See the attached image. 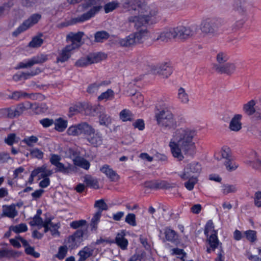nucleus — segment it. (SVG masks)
<instances>
[{"mask_svg":"<svg viewBox=\"0 0 261 261\" xmlns=\"http://www.w3.org/2000/svg\"><path fill=\"white\" fill-rule=\"evenodd\" d=\"M155 118L158 124L166 129L175 128L177 122L172 112L173 108L169 103L160 101L155 107Z\"/></svg>","mask_w":261,"mask_h":261,"instance_id":"4","label":"nucleus"},{"mask_svg":"<svg viewBox=\"0 0 261 261\" xmlns=\"http://www.w3.org/2000/svg\"><path fill=\"white\" fill-rule=\"evenodd\" d=\"M40 123L44 127H48L54 124V121L52 119L44 118L39 120Z\"/></svg>","mask_w":261,"mask_h":261,"instance_id":"61","label":"nucleus"},{"mask_svg":"<svg viewBox=\"0 0 261 261\" xmlns=\"http://www.w3.org/2000/svg\"><path fill=\"white\" fill-rule=\"evenodd\" d=\"M61 160V158L60 155L58 154H53L51 155V157L50 158V162L51 164L55 166H58V164H60V160Z\"/></svg>","mask_w":261,"mask_h":261,"instance_id":"63","label":"nucleus"},{"mask_svg":"<svg viewBox=\"0 0 261 261\" xmlns=\"http://www.w3.org/2000/svg\"><path fill=\"white\" fill-rule=\"evenodd\" d=\"M18 215L15 204L3 206V215L10 218H14Z\"/></svg>","mask_w":261,"mask_h":261,"instance_id":"18","label":"nucleus"},{"mask_svg":"<svg viewBox=\"0 0 261 261\" xmlns=\"http://www.w3.org/2000/svg\"><path fill=\"white\" fill-rule=\"evenodd\" d=\"M68 248L66 246H61L59 248L58 252L55 256L59 259H63L66 255Z\"/></svg>","mask_w":261,"mask_h":261,"instance_id":"50","label":"nucleus"},{"mask_svg":"<svg viewBox=\"0 0 261 261\" xmlns=\"http://www.w3.org/2000/svg\"><path fill=\"white\" fill-rule=\"evenodd\" d=\"M244 234L247 239L251 242L256 240V232L255 230H248L245 231Z\"/></svg>","mask_w":261,"mask_h":261,"instance_id":"53","label":"nucleus"},{"mask_svg":"<svg viewBox=\"0 0 261 261\" xmlns=\"http://www.w3.org/2000/svg\"><path fill=\"white\" fill-rule=\"evenodd\" d=\"M220 26V23L218 20L208 19L202 22L201 27V31L209 35H215Z\"/></svg>","mask_w":261,"mask_h":261,"instance_id":"8","label":"nucleus"},{"mask_svg":"<svg viewBox=\"0 0 261 261\" xmlns=\"http://www.w3.org/2000/svg\"><path fill=\"white\" fill-rule=\"evenodd\" d=\"M2 256L6 257L9 258H16L20 255V253L13 250H4L0 251Z\"/></svg>","mask_w":261,"mask_h":261,"instance_id":"35","label":"nucleus"},{"mask_svg":"<svg viewBox=\"0 0 261 261\" xmlns=\"http://www.w3.org/2000/svg\"><path fill=\"white\" fill-rule=\"evenodd\" d=\"M123 6L138 14L128 18V22L134 23L137 29L151 23L152 18L157 13L156 9L149 8L143 0H123Z\"/></svg>","mask_w":261,"mask_h":261,"instance_id":"2","label":"nucleus"},{"mask_svg":"<svg viewBox=\"0 0 261 261\" xmlns=\"http://www.w3.org/2000/svg\"><path fill=\"white\" fill-rule=\"evenodd\" d=\"M133 125L135 128H137L140 130H143L145 127L144 120L141 119H137L134 123H133Z\"/></svg>","mask_w":261,"mask_h":261,"instance_id":"64","label":"nucleus"},{"mask_svg":"<svg viewBox=\"0 0 261 261\" xmlns=\"http://www.w3.org/2000/svg\"><path fill=\"white\" fill-rule=\"evenodd\" d=\"M7 98L18 101L20 99L25 98L35 99L36 96L34 94H29L22 91H15L12 93V94L8 95Z\"/></svg>","mask_w":261,"mask_h":261,"instance_id":"15","label":"nucleus"},{"mask_svg":"<svg viewBox=\"0 0 261 261\" xmlns=\"http://www.w3.org/2000/svg\"><path fill=\"white\" fill-rule=\"evenodd\" d=\"M187 179H188V180L184 184L185 187L187 190L191 191L193 189L198 180L196 177H194L193 176H191V177Z\"/></svg>","mask_w":261,"mask_h":261,"instance_id":"41","label":"nucleus"},{"mask_svg":"<svg viewBox=\"0 0 261 261\" xmlns=\"http://www.w3.org/2000/svg\"><path fill=\"white\" fill-rule=\"evenodd\" d=\"M84 182L87 186L94 189H98V182L96 179H94L91 176H86L85 177Z\"/></svg>","mask_w":261,"mask_h":261,"instance_id":"37","label":"nucleus"},{"mask_svg":"<svg viewBox=\"0 0 261 261\" xmlns=\"http://www.w3.org/2000/svg\"><path fill=\"white\" fill-rule=\"evenodd\" d=\"M39 72H40V70L39 68H37L36 69L35 71H31V72H22L21 74H20V77H23L24 79L26 80L31 76L36 75Z\"/></svg>","mask_w":261,"mask_h":261,"instance_id":"60","label":"nucleus"},{"mask_svg":"<svg viewBox=\"0 0 261 261\" xmlns=\"http://www.w3.org/2000/svg\"><path fill=\"white\" fill-rule=\"evenodd\" d=\"M95 111H97V113H99L98 117L99 124L101 125L108 126L111 123V118L110 116L106 113L103 107L98 106L96 107Z\"/></svg>","mask_w":261,"mask_h":261,"instance_id":"13","label":"nucleus"},{"mask_svg":"<svg viewBox=\"0 0 261 261\" xmlns=\"http://www.w3.org/2000/svg\"><path fill=\"white\" fill-rule=\"evenodd\" d=\"M110 37V34L105 31H98L94 34V41L96 42H103Z\"/></svg>","mask_w":261,"mask_h":261,"instance_id":"28","label":"nucleus"},{"mask_svg":"<svg viewBox=\"0 0 261 261\" xmlns=\"http://www.w3.org/2000/svg\"><path fill=\"white\" fill-rule=\"evenodd\" d=\"M134 115L128 110L124 109L120 113V118L123 121H132L134 120Z\"/></svg>","mask_w":261,"mask_h":261,"instance_id":"36","label":"nucleus"},{"mask_svg":"<svg viewBox=\"0 0 261 261\" xmlns=\"http://www.w3.org/2000/svg\"><path fill=\"white\" fill-rule=\"evenodd\" d=\"M255 105V102L254 100H251L247 103L244 105L243 111L248 115L251 116L255 113V108L254 106Z\"/></svg>","mask_w":261,"mask_h":261,"instance_id":"30","label":"nucleus"},{"mask_svg":"<svg viewBox=\"0 0 261 261\" xmlns=\"http://www.w3.org/2000/svg\"><path fill=\"white\" fill-rule=\"evenodd\" d=\"M90 62L88 56L79 59L75 63L77 67H83L90 65Z\"/></svg>","mask_w":261,"mask_h":261,"instance_id":"52","label":"nucleus"},{"mask_svg":"<svg viewBox=\"0 0 261 261\" xmlns=\"http://www.w3.org/2000/svg\"><path fill=\"white\" fill-rule=\"evenodd\" d=\"M220 153L221 156L220 158H219L218 157H216V159L217 160L219 161L221 160L222 159H226V161H227L228 160H232L231 151L229 147H227L226 146L223 147L221 149Z\"/></svg>","mask_w":261,"mask_h":261,"instance_id":"34","label":"nucleus"},{"mask_svg":"<svg viewBox=\"0 0 261 261\" xmlns=\"http://www.w3.org/2000/svg\"><path fill=\"white\" fill-rule=\"evenodd\" d=\"M74 49L71 45L66 46L62 51V53L57 58V62H64L66 61L70 57V51Z\"/></svg>","mask_w":261,"mask_h":261,"instance_id":"23","label":"nucleus"},{"mask_svg":"<svg viewBox=\"0 0 261 261\" xmlns=\"http://www.w3.org/2000/svg\"><path fill=\"white\" fill-rule=\"evenodd\" d=\"M83 35L84 33L82 32H79L76 33H70L67 36V40L71 42L69 45H71L72 47H74V49L80 47L81 46L82 38Z\"/></svg>","mask_w":261,"mask_h":261,"instance_id":"14","label":"nucleus"},{"mask_svg":"<svg viewBox=\"0 0 261 261\" xmlns=\"http://www.w3.org/2000/svg\"><path fill=\"white\" fill-rule=\"evenodd\" d=\"M19 138L16 137L15 134L12 133L8 135L5 139V142L8 145L12 146L14 143L18 142Z\"/></svg>","mask_w":261,"mask_h":261,"instance_id":"44","label":"nucleus"},{"mask_svg":"<svg viewBox=\"0 0 261 261\" xmlns=\"http://www.w3.org/2000/svg\"><path fill=\"white\" fill-rule=\"evenodd\" d=\"M94 207L98 208L97 212L102 213V211H106L108 209V206L103 199H100L95 201Z\"/></svg>","mask_w":261,"mask_h":261,"instance_id":"46","label":"nucleus"},{"mask_svg":"<svg viewBox=\"0 0 261 261\" xmlns=\"http://www.w3.org/2000/svg\"><path fill=\"white\" fill-rule=\"evenodd\" d=\"M25 252L29 255H31L35 258L40 256V253L35 251L34 248L31 246H28L25 249Z\"/></svg>","mask_w":261,"mask_h":261,"instance_id":"59","label":"nucleus"},{"mask_svg":"<svg viewBox=\"0 0 261 261\" xmlns=\"http://www.w3.org/2000/svg\"><path fill=\"white\" fill-rule=\"evenodd\" d=\"M226 168L229 171L235 170L238 167V165L236 164L232 161V160L226 161L224 163Z\"/></svg>","mask_w":261,"mask_h":261,"instance_id":"57","label":"nucleus"},{"mask_svg":"<svg viewBox=\"0 0 261 261\" xmlns=\"http://www.w3.org/2000/svg\"><path fill=\"white\" fill-rule=\"evenodd\" d=\"M54 124L55 129L59 132H63L67 127V121L61 118L56 119Z\"/></svg>","mask_w":261,"mask_h":261,"instance_id":"31","label":"nucleus"},{"mask_svg":"<svg viewBox=\"0 0 261 261\" xmlns=\"http://www.w3.org/2000/svg\"><path fill=\"white\" fill-rule=\"evenodd\" d=\"M157 189H168L175 187L174 184H170L165 180L156 181Z\"/></svg>","mask_w":261,"mask_h":261,"instance_id":"48","label":"nucleus"},{"mask_svg":"<svg viewBox=\"0 0 261 261\" xmlns=\"http://www.w3.org/2000/svg\"><path fill=\"white\" fill-rule=\"evenodd\" d=\"M214 226L213 221L211 220L208 221L205 226L204 231V234L207 238L208 237L209 232L210 231H211L212 230H213V233H214V230H215L214 229Z\"/></svg>","mask_w":261,"mask_h":261,"instance_id":"58","label":"nucleus"},{"mask_svg":"<svg viewBox=\"0 0 261 261\" xmlns=\"http://www.w3.org/2000/svg\"><path fill=\"white\" fill-rule=\"evenodd\" d=\"M31 226H40L43 224L42 219L40 217L34 216L33 220L29 222Z\"/></svg>","mask_w":261,"mask_h":261,"instance_id":"62","label":"nucleus"},{"mask_svg":"<svg viewBox=\"0 0 261 261\" xmlns=\"http://www.w3.org/2000/svg\"><path fill=\"white\" fill-rule=\"evenodd\" d=\"M10 229L18 233L22 232H25L28 230V227L24 223H21L15 226H11Z\"/></svg>","mask_w":261,"mask_h":261,"instance_id":"45","label":"nucleus"},{"mask_svg":"<svg viewBox=\"0 0 261 261\" xmlns=\"http://www.w3.org/2000/svg\"><path fill=\"white\" fill-rule=\"evenodd\" d=\"M228 56L226 54L221 52L217 54L216 60L218 63L217 64H224L228 60Z\"/></svg>","mask_w":261,"mask_h":261,"instance_id":"51","label":"nucleus"},{"mask_svg":"<svg viewBox=\"0 0 261 261\" xmlns=\"http://www.w3.org/2000/svg\"><path fill=\"white\" fill-rule=\"evenodd\" d=\"M34 64H41L48 60L47 56L44 54L38 55L31 59Z\"/></svg>","mask_w":261,"mask_h":261,"instance_id":"39","label":"nucleus"},{"mask_svg":"<svg viewBox=\"0 0 261 261\" xmlns=\"http://www.w3.org/2000/svg\"><path fill=\"white\" fill-rule=\"evenodd\" d=\"M102 54L100 53H94L88 56L90 64L97 63L101 60Z\"/></svg>","mask_w":261,"mask_h":261,"instance_id":"54","label":"nucleus"},{"mask_svg":"<svg viewBox=\"0 0 261 261\" xmlns=\"http://www.w3.org/2000/svg\"><path fill=\"white\" fill-rule=\"evenodd\" d=\"M74 164L77 166L88 170L90 167L89 162L85 159L81 157H76L73 160Z\"/></svg>","mask_w":261,"mask_h":261,"instance_id":"29","label":"nucleus"},{"mask_svg":"<svg viewBox=\"0 0 261 261\" xmlns=\"http://www.w3.org/2000/svg\"><path fill=\"white\" fill-rule=\"evenodd\" d=\"M242 115L236 114L232 118L229 124V128L234 132H238L242 128V124L240 122Z\"/></svg>","mask_w":261,"mask_h":261,"instance_id":"19","label":"nucleus"},{"mask_svg":"<svg viewBox=\"0 0 261 261\" xmlns=\"http://www.w3.org/2000/svg\"><path fill=\"white\" fill-rule=\"evenodd\" d=\"M214 233H212L207 239V241L210 245V247L207 248L206 251L207 253H210L212 251H214L216 248L219 247L220 243L217 237V232L216 230H214Z\"/></svg>","mask_w":261,"mask_h":261,"instance_id":"16","label":"nucleus"},{"mask_svg":"<svg viewBox=\"0 0 261 261\" xmlns=\"http://www.w3.org/2000/svg\"><path fill=\"white\" fill-rule=\"evenodd\" d=\"M118 3L116 1L109 2L106 4L104 6L105 11L106 13H108L118 7Z\"/></svg>","mask_w":261,"mask_h":261,"instance_id":"49","label":"nucleus"},{"mask_svg":"<svg viewBox=\"0 0 261 261\" xmlns=\"http://www.w3.org/2000/svg\"><path fill=\"white\" fill-rule=\"evenodd\" d=\"M175 38L173 28H170L163 32L161 33L156 38V40L161 41H167L169 39Z\"/></svg>","mask_w":261,"mask_h":261,"instance_id":"22","label":"nucleus"},{"mask_svg":"<svg viewBox=\"0 0 261 261\" xmlns=\"http://www.w3.org/2000/svg\"><path fill=\"white\" fill-rule=\"evenodd\" d=\"M114 91L111 89H108L106 92H102L98 97V100H102L103 99L108 100L112 99L114 98Z\"/></svg>","mask_w":261,"mask_h":261,"instance_id":"38","label":"nucleus"},{"mask_svg":"<svg viewBox=\"0 0 261 261\" xmlns=\"http://www.w3.org/2000/svg\"><path fill=\"white\" fill-rule=\"evenodd\" d=\"M101 0H86L81 5L82 10L86 12L72 19V23H81L90 19L102 9Z\"/></svg>","mask_w":261,"mask_h":261,"instance_id":"5","label":"nucleus"},{"mask_svg":"<svg viewBox=\"0 0 261 261\" xmlns=\"http://www.w3.org/2000/svg\"><path fill=\"white\" fill-rule=\"evenodd\" d=\"M214 69L218 73L230 75L235 71L236 66L234 63L227 62L224 64H214Z\"/></svg>","mask_w":261,"mask_h":261,"instance_id":"12","label":"nucleus"},{"mask_svg":"<svg viewBox=\"0 0 261 261\" xmlns=\"http://www.w3.org/2000/svg\"><path fill=\"white\" fill-rule=\"evenodd\" d=\"M41 17V15L39 14H34L32 15L27 20H25L23 23L12 33L14 37H17L22 32L26 31L28 29L37 23Z\"/></svg>","mask_w":261,"mask_h":261,"instance_id":"7","label":"nucleus"},{"mask_svg":"<svg viewBox=\"0 0 261 261\" xmlns=\"http://www.w3.org/2000/svg\"><path fill=\"white\" fill-rule=\"evenodd\" d=\"M177 98L178 100L183 104H187L189 101V97L186 90L180 87L178 90Z\"/></svg>","mask_w":261,"mask_h":261,"instance_id":"26","label":"nucleus"},{"mask_svg":"<svg viewBox=\"0 0 261 261\" xmlns=\"http://www.w3.org/2000/svg\"><path fill=\"white\" fill-rule=\"evenodd\" d=\"M201 165L198 162H193L187 165L183 173L179 175L184 180H186L191 177V173H199L201 171Z\"/></svg>","mask_w":261,"mask_h":261,"instance_id":"10","label":"nucleus"},{"mask_svg":"<svg viewBox=\"0 0 261 261\" xmlns=\"http://www.w3.org/2000/svg\"><path fill=\"white\" fill-rule=\"evenodd\" d=\"M246 2V0H234V9L239 13H243L246 11L244 4Z\"/></svg>","mask_w":261,"mask_h":261,"instance_id":"40","label":"nucleus"},{"mask_svg":"<svg viewBox=\"0 0 261 261\" xmlns=\"http://www.w3.org/2000/svg\"><path fill=\"white\" fill-rule=\"evenodd\" d=\"M83 230L77 229L72 235L69 236L68 240L69 247L71 249L77 247L83 241Z\"/></svg>","mask_w":261,"mask_h":261,"instance_id":"11","label":"nucleus"},{"mask_svg":"<svg viewBox=\"0 0 261 261\" xmlns=\"http://www.w3.org/2000/svg\"><path fill=\"white\" fill-rule=\"evenodd\" d=\"M124 236L125 233L123 232H121L118 233L115 238L116 243L123 250L126 249L128 245V241L124 238Z\"/></svg>","mask_w":261,"mask_h":261,"instance_id":"21","label":"nucleus"},{"mask_svg":"<svg viewBox=\"0 0 261 261\" xmlns=\"http://www.w3.org/2000/svg\"><path fill=\"white\" fill-rule=\"evenodd\" d=\"M196 135L194 130L189 128H180L174 133L176 142H170L169 146L173 156L178 161H181L186 155L193 157L196 153V148L193 139Z\"/></svg>","mask_w":261,"mask_h":261,"instance_id":"1","label":"nucleus"},{"mask_svg":"<svg viewBox=\"0 0 261 261\" xmlns=\"http://www.w3.org/2000/svg\"><path fill=\"white\" fill-rule=\"evenodd\" d=\"M43 40L39 37L36 36L29 43V46L33 48H37L40 47L43 43Z\"/></svg>","mask_w":261,"mask_h":261,"instance_id":"47","label":"nucleus"},{"mask_svg":"<svg viewBox=\"0 0 261 261\" xmlns=\"http://www.w3.org/2000/svg\"><path fill=\"white\" fill-rule=\"evenodd\" d=\"M100 171L106 174V175L112 181H117L119 175L114 171L110 166L105 164L100 169Z\"/></svg>","mask_w":261,"mask_h":261,"instance_id":"17","label":"nucleus"},{"mask_svg":"<svg viewBox=\"0 0 261 261\" xmlns=\"http://www.w3.org/2000/svg\"><path fill=\"white\" fill-rule=\"evenodd\" d=\"M72 171V166L68 164L65 166L62 163L58 164V166L56 167L55 172H61L64 174H68Z\"/></svg>","mask_w":261,"mask_h":261,"instance_id":"32","label":"nucleus"},{"mask_svg":"<svg viewBox=\"0 0 261 261\" xmlns=\"http://www.w3.org/2000/svg\"><path fill=\"white\" fill-rule=\"evenodd\" d=\"M175 38L180 40L187 39L196 34V30L194 27L180 25L173 28Z\"/></svg>","mask_w":261,"mask_h":261,"instance_id":"6","label":"nucleus"},{"mask_svg":"<svg viewBox=\"0 0 261 261\" xmlns=\"http://www.w3.org/2000/svg\"><path fill=\"white\" fill-rule=\"evenodd\" d=\"M93 249L87 246L85 247L82 250H80L77 255L80 256L77 261H85L88 258L92 255Z\"/></svg>","mask_w":261,"mask_h":261,"instance_id":"20","label":"nucleus"},{"mask_svg":"<svg viewBox=\"0 0 261 261\" xmlns=\"http://www.w3.org/2000/svg\"><path fill=\"white\" fill-rule=\"evenodd\" d=\"M125 221L131 226H136V216L132 213L128 214L125 217Z\"/></svg>","mask_w":261,"mask_h":261,"instance_id":"56","label":"nucleus"},{"mask_svg":"<svg viewBox=\"0 0 261 261\" xmlns=\"http://www.w3.org/2000/svg\"><path fill=\"white\" fill-rule=\"evenodd\" d=\"M101 214H100V212H97L93 216V218L91 221L90 225L91 226V229L96 230L97 229V225L100 220V218L101 217Z\"/></svg>","mask_w":261,"mask_h":261,"instance_id":"43","label":"nucleus"},{"mask_svg":"<svg viewBox=\"0 0 261 261\" xmlns=\"http://www.w3.org/2000/svg\"><path fill=\"white\" fill-rule=\"evenodd\" d=\"M164 234L166 240L171 242H174L177 238L176 232L170 227H167L164 229Z\"/></svg>","mask_w":261,"mask_h":261,"instance_id":"25","label":"nucleus"},{"mask_svg":"<svg viewBox=\"0 0 261 261\" xmlns=\"http://www.w3.org/2000/svg\"><path fill=\"white\" fill-rule=\"evenodd\" d=\"M223 194L226 195L230 193H235L238 190V187L234 185H224L222 187Z\"/></svg>","mask_w":261,"mask_h":261,"instance_id":"42","label":"nucleus"},{"mask_svg":"<svg viewBox=\"0 0 261 261\" xmlns=\"http://www.w3.org/2000/svg\"><path fill=\"white\" fill-rule=\"evenodd\" d=\"M87 221L85 220L74 221L70 223V227L73 229H82L84 231L86 229Z\"/></svg>","mask_w":261,"mask_h":261,"instance_id":"33","label":"nucleus"},{"mask_svg":"<svg viewBox=\"0 0 261 261\" xmlns=\"http://www.w3.org/2000/svg\"><path fill=\"white\" fill-rule=\"evenodd\" d=\"M151 72L154 74H159L164 78H167L172 73V69L169 63L164 62L157 65L152 66Z\"/></svg>","mask_w":261,"mask_h":261,"instance_id":"9","label":"nucleus"},{"mask_svg":"<svg viewBox=\"0 0 261 261\" xmlns=\"http://www.w3.org/2000/svg\"><path fill=\"white\" fill-rule=\"evenodd\" d=\"M67 133L72 136H85L87 141L93 147H97L102 143L101 134L86 122L71 125L68 128Z\"/></svg>","mask_w":261,"mask_h":261,"instance_id":"3","label":"nucleus"},{"mask_svg":"<svg viewBox=\"0 0 261 261\" xmlns=\"http://www.w3.org/2000/svg\"><path fill=\"white\" fill-rule=\"evenodd\" d=\"M134 36L132 34H130L129 36L126 37L124 38L120 39L119 40V44L122 47H130L135 45V40Z\"/></svg>","mask_w":261,"mask_h":261,"instance_id":"24","label":"nucleus"},{"mask_svg":"<svg viewBox=\"0 0 261 261\" xmlns=\"http://www.w3.org/2000/svg\"><path fill=\"white\" fill-rule=\"evenodd\" d=\"M38 140L37 137L35 136H31L30 137L25 138L22 142L27 144L29 146L32 147L34 144L36 143Z\"/></svg>","mask_w":261,"mask_h":261,"instance_id":"55","label":"nucleus"},{"mask_svg":"<svg viewBox=\"0 0 261 261\" xmlns=\"http://www.w3.org/2000/svg\"><path fill=\"white\" fill-rule=\"evenodd\" d=\"M134 37L135 44L141 43L145 39L147 35V31L146 29H141L138 32L132 34Z\"/></svg>","mask_w":261,"mask_h":261,"instance_id":"27","label":"nucleus"}]
</instances>
